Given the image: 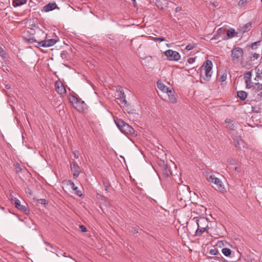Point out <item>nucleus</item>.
Here are the masks:
<instances>
[{
	"label": "nucleus",
	"mask_w": 262,
	"mask_h": 262,
	"mask_svg": "<svg viewBox=\"0 0 262 262\" xmlns=\"http://www.w3.org/2000/svg\"><path fill=\"white\" fill-rule=\"evenodd\" d=\"M157 84L158 88L163 92H166L169 89L160 81H158Z\"/></svg>",
	"instance_id": "412c9836"
},
{
	"label": "nucleus",
	"mask_w": 262,
	"mask_h": 262,
	"mask_svg": "<svg viewBox=\"0 0 262 262\" xmlns=\"http://www.w3.org/2000/svg\"><path fill=\"white\" fill-rule=\"evenodd\" d=\"M44 244L48 246H51V244L46 241H44Z\"/></svg>",
	"instance_id": "603ef678"
},
{
	"label": "nucleus",
	"mask_w": 262,
	"mask_h": 262,
	"mask_svg": "<svg viewBox=\"0 0 262 262\" xmlns=\"http://www.w3.org/2000/svg\"><path fill=\"white\" fill-rule=\"evenodd\" d=\"M172 3V4H174L175 5H178V3H175V2H170V1H169V3Z\"/></svg>",
	"instance_id": "5fc2aeb1"
},
{
	"label": "nucleus",
	"mask_w": 262,
	"mask_h": 262,
	"mask_svg": "<svg viewBox=\"0 0 262 262\" xmlns=\"http://www.w3.org/2000/svg\"><path fill=\"white\" fill-rule=\"evenodd\" d=\"M0 208H1V209H2V210H4V209H5V208H4V207H2V206H0Z\"/></svg>",
	"instance_id": "13d9d810"
},
{
	"label": "nucleus",
	"mask_w": 262,
	"mask_h": 262,
	"mask_svg": "<svg viewBox=\"0 0 262 262\" xmlns=\"http://www.w3.org/2000/svg\"><path fill=\"white\" fill-rule=\"evenodd\" d=\"M259 57V55L258 54H257V53H254L253 55H252V57H251V60H255V59H257Z\"/></svg>",
	"instance_id": "a19ab883"
},
{
	"label": "nucleus",
	"mask_w": 262,
	"mask_h": 262,
	"mask_svg": "<svg viewBox=\"0 0 262 262\" xmlns=\"http://www.w3.org/2000/svg\"><path fill=\"white\" fill-rule=\"evenodd\" d=\"M133 232L134 233H137L138 231L136 230V229H134V231H133Z\"/></svg>",
	"instance_id": "6e6d98bb"
},
{
	"label": "nucleus",
	"mask_w": 262,
	"mask_h": 262,
	"mask_svg": "<svg viewBox=\"0 0 262 262\" xmlns=\"http://www.w3.org/2000/svg\"><path fill=\"white\" fill-rule=\"evenodd\" d=\"M78 97H77L75 96H72V97L70 98V101L73 104L74 106L76 104L77 101H78Z\"/></svg>",
	"instance_id": "2f4dec72"
},
{
	"label": "nucleus",
	"mask_w": 262,
	"mask_h": 262,
	"mask_svg": "<svg viewBox=\"0 0 262 262\" xmlns=\"http://www.w3.org/2000/svg\"><path fill=\"white\" fill-rule=\"evenodd\" d=\"M116 125L119 128V129L121 130V129L123 128V126L124 125L126 124L125 122L123 121L122 120H119L116 122Z\"/></svg>",
	"instance_id": "cd10ccee"
},
{
	"label": "nucleus",
	"mask_w": 262,
	"mask_h": 262,
	"mask_svg": "<svg viewBox=\"0 0 262 262\" xmlns=\"http://www.w3.org/2000/svg\"><path fill=\"white\" fill-rule=\"evenodd\" d=\"M252 23L251 22H249L243 26L241 27L238 30L239 33L244 34V33L249 31L252 27Z\"/></svg>",
	"instance_id": "dca6fc26"
},
{
	"label": "nucleus",
	"mask_w": 262,
	"mask_h": 262,
	"mask_svg": "<svg viewBox=\"0 0 262 262\" xmlns=\"http://www.w3.org/2000/svg\"><path fill=\"white\" fill-rule=\"evenodd\" d=\"M155 40L159 41H165V39H164V38L163 37H156L155 38Z\"/></svg>",
	"instance_id": "49530a36"
},
{
	"label": "nucleus",
	"mask_w": 262,
	"mask_h": 262,
	"mask_svg": "<svg viewBox=\"0 0 262 262\" xmlns=\"http://www.w3.org/2000/svg\"><path fill=\"white\" fill-rule=\"evenodd\" d=\"M193 47H194L193 46H192L191 45H188L186 47L185 50L187 51H190V50H192L193 48Z\"/></svg>",
	"instance_id": "a18cd8bd"
},
{
	"label": "nucleus",
	"mask_w": 262,
	"mask_h": 262,
	"mask_svg": "<svg viewBox=\"0 0 262 262\" xmlns=\"http://www.w3.org/2000/svg\"><path fill=\"white\" fill-rule=\"evenodd\" d=\"M56 90L61 95H63L66 93V90L61 82L56 81L55 83Z\"/></svg>",
	"instance_id": "9b49d317"
},
{
	"label": "nucleus",
	"mask_w": 262,
	"mask_h": 262,
	"mask_svg": "<svg viewBox=\"0 0 262 262\" xmlns=\"http://www.w3.org/2000/svg\"><path fill=\"white\" fill-rule=\"evenodd\" d=\"M56 7H57V6L55 3H49L43 7V10L47 12L54 10Z\"/></svg>",
	"instance_id": "a211bd4d"
},
{
	"label": "nucleus",
	"mask_w": 262,
	"mask_h": 262,
	"mask_svg": "<svg viewBox=\"0 0 262 262\" xmlns=\"http://www.w3.org/2000/svg\"><path fill=\"white\" fill-rule=\"evenodd\" d=\"M107 38H108L109 39H112V40H113L114 39V36L112 35V34H108L107 36Z\"/></svg>",
	"instance_id": "3c124183"
},
{
	"label": "nucleus",
	"mask_w": 262,
	"mask_h": 262,
	"mask_svg": "<svg viewBox=\"0 0 262 262\" xmlns=\"http://www.w3.org/2000/svg\"><path fill=\"white\" fill-rule=\"evenodd\" d=\"M79 228L81 230V231L83 232H85L87 231L86 227L83 225H80Z\"/></svg>",
	"instance_id": "c03bdc74"
},
{
	"label": "nucleus",
	"mask_w": 262,
	"mask_h": 262,
	"mask_svg": "<svg viewBox=\"0 0 262 262\" xmlns=\"http://www.w3.org/2000/svg\"><path fill=\"white\" fill-rule=\"evenodd\" d=\"M261 78V76L259 75V74L257 73V75H256V76L255 78V80H258V79H260Z\"/></svg>",
	"instance_id": "8fccbe9b"
},
{
	"label": "nucleus",
	"mask_w": 262,
	"mask_h": 262,
	"mask_svg": "<svg viewBox=\"0 0 262 262\" xmlns=\"http://www.w3.org/2000/svg\"><path fill=\"white\" fill-rule=\"evenodd\" d=\"M252 71H248L247 72L244 74V78L245 79V82L248 83L247 80H250L251 79V76H252Z\"/></svg>",
	"instance_id": "a878e982"
},
{
	"label": "nucleus",
	"mask_w": 262,
	"mask_h": 262,
	"mask_svg": "<svg viewBox=\"0 0 262 262\" xmlns=\"http://www.w3.org/2000/svg\"><path fill=\"white\" fill-rule=\"evenodd\" d=\"M49 247H50L51 248H52V249H53L54 250V247H53L51 244V246H49Z\"/></svg>",
	"instance_id": "4d7b16f0"
},
{
	"label": "nucleus",
	"mask_w": 262,
	"mask_h": 262,
	"mask_svg": "<svg viewBox=\"0 0 262 262\" xmlns=\"http://www.w3.org/2000/svg\"><path fill=\"white\" fill-rule=\"evenodd\" d=\"M235 34H236L235 31L233 28H230L229 29H228L227 30V35L229 38H231V37L235 36Z\"/></svg>",
	"instance_id": "393cba45"
},
{
	"label": "nucleus",
	"mask_w": 262,
	"mask_h": 262,
	"mask_svg": "<svg viewBox=\"0 0 262 262\" xmlns=\"http://www.w3.org/2000/svg\"><path fill=\"white\" fill-rule=\"evenodd\" d=\"M237 95L239 97V98L242 100L244 101L247 97V93L244 91H239L237 92Z\"/></svg>",
	"instance_id": "4be33fe9"
},
{
	"label": "nucleus",
	"mask_w": 262,
	"mask_h": 262,
	"mask_svg": "<svg viewBox=\"0 0 262 262\" xmlns=\"http://www.w3.org/2000/svg\"><path fill=\"white\" fill-rule=\"evenodd\" d=\"M222 252L223 254L226 256H229L231 253V250L227 248H223Z\"/></svg>",
	"instance_id": "bb28decb"
},
{
	"label": "nucleus",
	"mask_w": 262,
	"mask_h": 262,
	"mask_svg": "<svg viewBox=\"0 0 262 262\" xmlns=\"http://www.w3.org/2000/svg\"><path fill=\"white\" fill-rule=\"evenodd\" d=\"M74 107L79 112H83L86 109V104L84 101L82 100L80 98L74 106Z\"/></svg>",
	"instance_id": "1a4fd4ad"
},
{
	"label": "nucleus",
	"mask_w": 262,
	"mask_h": 262,
	"mask_svg": "<svg viewBox=\"0 0 262 262\" xmlns=\"http://www.w3.org/2000/svg\"><path fill=\"white\" fill-rule=\"evenodd\" d=\"M247 82H248V83H246V88L250 89L253 86L252 82L251 81V80H247Z\"/></svg>",
	"instance_id": "79ce46f5"
},
{
	"label": "nucleus",
	"mask_w": 262,
	"mask_h": 262,
	"mask_svg": "<svg viewBox=\"0 0 262 262\" xmlns=\"http://www.w3.org/2000/svg\"><path fill=\"white\" fill-rule=\"evenodd\" d=\"M243 50L239 48H234L231 51L232 60L234 63H238L243 57Z\"/></svg>",
	"instance_id": "20e7f679"
},
{
	"label": "nucleus",
	"mask_w": 262,
	"mask_h": 262,
	"mask_svg": "<svg viewBox=\"0 0 262 262\" xmlns=\"http://www.w3.org/2000/svg\"><path fill=\"white\" fill-rule=\"evenodd\" d=\"M248 0H239L238 2V5L241 7L244 6L247 4Z\"/></svg>",
	"instance_id": "4c0bfd02"
},
{
	"label": "nucleus",
	"mask_w": 262,
	"mask_h": 262,
	"mask_svg": "<svg viewBox=\"0 0 262 262\" xmlns=\"http://www.w3.org/2000/svg\"><path fill=\"white\" fill-rule=\"evenodd\" d=\"M30 40L32 41V42H36V45H35V47H38V48H39V47H43V45H41V44H42L43 42V40H41V41H36V39H34V38H31L30 39Z\"/></svg>",
	"instance_id": "7c9ffc66"
},
{
	"label": "nucleus",
	"mask_w": 262,
	"mask_h": 262,
	"mask_svg": "<svg viewBox=\"0 0 262 262\" xmlns=\"http://www.w3.org/2000/svg\"><path fill=\"white\" fill-rule=\"evenodd\" d=\"M227 79V74L226 73H223L219 78V80L221 82H224Z\"/></svg>",
	"instance_id": "473e14b6"
},
{
	"label": "nucleus",
	"mask_w": 262,
	"mask_h": 262,
	"mask_svg": "<svg viewBox=\"0 0 262 262\" xmlns=\"http://www.w3.org/2000/svg\"><path fill=\"white\" fill-rule=\"evenodd\" d=\"M43 43L41 44V45H43V47H50L53 45H54L56 42L57 40L55 39H49L48 40H43Z\"/></svg>",
	"instance_id": "f3484780"
},
{
	"label": "nucleus",
	"mask_w": 262,
	"mask_h": 262,
	"mask_svg": "<svg viewBox=\"0 0 262 262\" xmlns=\"http://www.w3.org/2000/svg\"><path fill=\"white\" fill-rule=\"evenodd\" d=\"M61 255H62V256H64V257H71V256H68V255H67V254H66V253H62V254H61Z\"/></svg>",
	"instance_id": "864d4df0"
},
{
	"label": "nucleus",
	"mask_w": 262,
	"mask_h": 262,
	"mask_svg": "<svg viewBox=\"0 0 262 262\" xmlns=\"http://www.w3.org/2000/svg\"><path fill=\"white\" fill-rule=\"evenodd\" d=\"M12 200L14 201L15 207L20 211L24 212L26 214H28L29 210L25 205H21L20 201L16 198H12Z\"/></svg>",
	"instance_id": "423d86ee"
},
{
	"label": "nucleus",
	"mask_w": 262,
	"mask_h": 262,
	"mask_svg": "<svg viewBox=\"0 0 262 262\" xmlns=\"http://www.w3.org/2000/svg\"><path fill=\"white\" fill-rule=\"evenodd\" d=\"M212 62L210 60L204 62L200 69V76L206 81H209L212 75Z\"/></svg>",
	"instance_id": "f257e3e1"
},
{
	"label": "nucleus",
	"mask_w": 262,
	"mask_h": 262,
	"mask_svg": "<svg viewBox=\"0 0 262 262\" xmlns=\"http://www.w3.org/2000/svg\"><path fill=\"white\" fill-rule=\"evenodd\" d=\"M209 253L211 255H216L218 254V251L216 249H211L210 250Z\"/></svg>",
	"instance_id": "ea45409f"
},
{
	"label": "nucleus",
	"mask_w": 262,
	"mask_h": 262,
	"mask_svg": "<svg viewBox=\"0 0 262 262\" xmlns=\"http://www.w3.org/2000/svg\"><path fill=\"white\" fill-rule=\"evenodd\" d=\"M195 59L196 57H190L188 58L187 62H188L189 64H192L195 62Z\"/></svg>",
	"instance_id": "58836bf2"
},
{
	"label": "nucleus",
	"mask_w": 262,
	"mask_h": 262,
	"mask_svg": "<svg viewBox=\"0 0 262 262\" xmlns=\"http://www.w3.org/2000/svg\"><path fill=\"white\" fill-rule=\"evenodd\" d=\"M27 0H13L12 5L14 7L20 6L26 3Z\"/></svg>",
	"instance_id": "5701e85b"
},
{
	"label": "nucleus",
	"mask_w": 262,
	"mask_h": 262,
	"mask_svg": "<svg viewBox=\"0 0 262 262\" xmlns=\"http://www.w3.org/2000/svg\"><path fill=\"white\" fill-rule=\"evenodd\" d=\"M133 1V2H136V1L135 0H132Z\"/></svg>",
	"instance_id": "bf43d9fd"
},
{
	"label": "nucleus",
	"mask_w": 262,
	"mask_h": 262,
	"mask_svg": "<svg viewBox=\"0 0 262 262\" xmlns=\"http://www.w3.org/2000/svg\"><path fill=\"white\" fill-rule=\"evenodd\" d=\"M190 192L188 187L185 185H181L178 187L177 198L180 201H185L189 197Z\"/></svg>",
	"instance_id": "7ed1b4c3"
},
{
	"label": "nucleus",
	"mask_w": 262,
	"mask_h": 262,
	"mask_svg": "<svg viewBox=\"0 0 262 262\" xmlns=\"http://www.w3.org/2000/svg\"><path fill=\"white\" fill-rule=\"evenodd\" d=\"M205 177L208 182L213 183L216 185L215 189L222 193L226 192V190L222 181L215 177L211 171H207Z\"/></svg>",
	"instance_id": "f03ea898"
},
{
	"label": "nucleus",
	"mask_w": 262,
	"mask_h": 262,
	"mask_svg": "<svg viewBox=\"0 0 262 262\" xmlns=\"http://www.w3.org/2000/svg\"><path fill=\"white\" fill-rule=\"evenodd\" d=\"M117 92L118 93V99H120L121 102L124 104H127V101L126 100V96L123 91V89L121 86L118 85L117 89Z\"/></svg>",
	"instance_id": "6e6552de"
},
{
	"label": "nucleus",
	"mask_w": 262,
	"mask_h": 262,
	"mask_svg": "<svg viewBox=\"0 0 262 262\" xmlns=\"http://www.w3.org/2000/svg\"><path fill=\"white\" fill-rule=\"evenodd\" d=\"M71 169L73 173V176L75 178H77L80 172V167L75 162H72L71 164Z\"/></svg>",
	"instance_id": "9d476101"
},
{
	"label": "nucleus",
	"mask_w": 262,
	"mask_h": 262,
	"mask_svg": "<svg viewBox=\"0 0 262 262\" xmlns=\"http://www.w3.org/2000/svg\"><path fill=\"white\" fill-rule=\"evenodd\" d=\"M182 10V7L180 6L177 7L175 9L176 12H180Z\"/></svg>",
	"instance_id": "09e8293b"
},
{
	"label": "nucleus",
	"mask_w": 262,
	"mask_h": 262,
	"mask_svg": "<svg viewBox=\"0 0 262 262\" xmlns=\"http://www.w3.org/2000/svg\"><path fill=\"white\" fill-rule=\"evenodd\" d=\"M37 203L40 204L42 205H46V204H48V201L46 199H38V200H37Z\"/></svg>",
	"instance_id": "72a5a7b5"
},
{
	"label": "nucleus",
	"mask_w": 262,
	"mask_h": 262,
	"mask_svg": "<svg viewBox=\"0 0 262 262\" xmlns=\"http://www.w3.org/2000/svg\"><path fill=\"white\" fill-rule=\"evenodd\" d=\"M120 131L124 134H132L134 132V129L129 125L126 123Z\"/></svg>",
	"instance_id": "ddd939ff"
},
{
	"label": "nucleus",
	"mask_w": 262,
	"mask_h": 262,
	"mask_svg": "<svg viewBox=\"0 0 262 262\" xmlns=\"http://www.w3.org/2000/svg\"><path fill=\"white\" fill-rule=\"evenodd\" d=\"M172 174L170 167L168 165H164L162 169V176L164 178H168Z\"/></svg>",
	"instance_id": "f8f14e48"
},
{
	"label": "nucleus",
	"mask_w": 262,
	"mask_h": 262,
	"mask_svg": "<svg viewBox=\"0 0 262 262\" xmlns=\"http://www.w3.org/2000/svg\"><path fill=\"white\" fill-rule=\"evenodd\" d=\"M226 124V127L230 130H234L235 128V125L233 121L230 119H226L225 120Z\"/></svg>",
	"instance_id": "6ab92c4d"
},
{
	"label": "nucleus",
	"mask_w": 262,
	"mask_h": 262,
	"mask_svg": "<svg viewBox=\"0 0 262 262\" xmlns=\"http://www.w3.org/2000/svg\"><path fill=\"white\" fill-rule=\"evenodd\" d=\"M73 154L74 155V158L75 159H78L79 157V151L77 150H75L73 151Z\"/></svg>",
	"instance_id": "37998d69"
},
{
	"label": "nucleus",
	"mask_w": 262,
	"mask_h": 262,
	"mask_svg": "<svg viewBox=\"0 0 262 262\" xmlns=\"http://www.w3.org/2000/svg\"><path fill=\"white\" fill-rule=\"evenodd\" d=\"M0 55L3 58H5L6 52L1 47H0Z\"/></svg>",
	"instance_id": "c9c22d12"
},
{
	"label": "nucleus",
	"mask_w": 262,
	"mask_h": 262,
	"mask_svg": "<svg viewBox=\"0 0 262 262\" xmlns=\"http://www.w3.org/2000/svg\"><path fill=\"white\" fill-rule=\"evenodd\" d=\"M54 250H55L56 255L58 257H59L62 254L61 252V250L58 248H54Z\"/></svg>",
	"instance_id": "e433bc0d"
},
{
	"label": "nucleus",
	"mask_w": 262,
	"mask_h": 262,
	"mask_svg": "<svg viewBox=\"0 0 262 262\" xmlns=\"http://www.w3.org/2000/svg\"><path fill=\"white\" fill-rule=\"evenodd\" d=\"M255 84L257 86L256 89L257 91L259 92L258 95L262 97V83L260 84L259 83H255Z\"/></svg>",
	"instance_id": "c756f323"
},
{
	"label": "nucleus",
	"mask_w": 262,
	"mask_h": 262,
	"mask_svg": "<svg viewBox=\"0 0 262 262\" xmlns=\"http://www.w3.org/2000/svg\"><path fill=\"white\" fill-rule=\"evenodd\" d=\"M219 39V34H216V35H214L212 37V38L211 39V40H216V39Z\"/></svg>",
	"instance_id": "de8ad7c7"
},
{
	"label": "nucleus",
	"mask_w": 262,
	"mask_h": 262,
	"mask_svg": "<svg viewBox=\"0 0 262 262\" xmlns=\"http://www.w3.org/2000/svg\"><path fill=\"white\" fill-rule=\"evenodd\" d=\"M68 185H70L71 188L74 191H75V193L76 195H77L79 196H81L82 195L81 191L78 190V187L76 186H75L74 183L72 181L69 180L68 182Z\"/></svg>",
	"instance_id": "2eb2a0df"
},
{
	"label": "nucleus",
	"mask_w": 262,
	"mask_h": 262,
	"mask_svg": "<svg viewBox=\"0 0 262 262\" xmlns=\"http://www.w3.org/2000/svg\"><path fill=\"white\" fill-rule=\"evenodd\" d=\"M196 222L199 228L202 229H208V221L205 217H200L196 219Z\"/></svg>",
	"instance_id": "0eeeda50"
},
{
	"label": "nucleus",
	"mask_w": 262,
	"mask_h": 262,
	"mask_svg": "<svg viewBox=\"0 0 262 262\" xmlns=\"http://www.w3.org/2000/svg\"><path fill=\"white\" fill-rule=\"evenodd\" d=\"M208 229H202L201 228L198 227L197 229L195 231L194 235L196 236H201L204 232L206 231Z\"/></svg>",
	"instance_id": "b1692460"
},
{
	"label": "nucleus",
	"mask_w": 262,
	"mask_h": 262,
	"mask_svg": "<svg viewBox=\"0 0 262 262\" xmlns=\"http://www.w3.org/2000/svg\"><path fill=\"white\" fill-rule=\"evenodd\" d=\"M260 45V41H256L251 44V48L252 49H255L257 46Z\"/></svg>",
	"instance_id": "f704fd0d"
},
{
	"label": "nucleus",
	"mask_w": 262,
	"mask_h": 262,
	"mask_svg": "<svg viewBox=\"0 0 262 262\" xmlns=\"http://www.w3.org/2000/svg\"><path fill=\"white\" fill-rule=\"evenodd\" d=\"M103 185L105 188V191H108L110 189V188L111 187L110 183L108 180H104L103 181Z\"/></svg>",
	"instance_id": "c85d7f7f"
},
{
	"label": "nucleus",
	"mask_w": 262,
	"mask_h": 262,
	"mask_svg": "<svg viewBox=\"0 0 262 262\" xmlns=\"http://www.w3.org/2000/svg\"><path fill=\"white\" fill-rule=\"evenodd\" d=\"M164 54L169 60L178 61L181 58V56L178 52L170 49L165 51Z\"/></svg>",
	"instance_id": "39448f33"
},
{
	"label": "nucleus",
	"mask_w": 262,
	"mask_h": 262,
	"mask_svg": "<svg viewBox=\"0 0 262 262\" xmlns=\"http://www.w3.org/2000/svg\"><path fill=\"white\" fill-rule=\"evenodd\" d=\"M166 93L168 96L170 102L172 103H176L177 102L176 98L173 94L174 92L172 90L169 89Z\"/></svg>",
	"instance_id": "aec40b11"
},
{
	"label": "nucleus",
	"mask_w": 262,
	"mask_h": 262,
	"mask_svg": "<svg viewBox=\"0 0 262 262\" xmlns=\"http://www.w3.org/2000/svg\"><path fill=\"white\" fill-rule=\"evenodd\" d=\"M169 1L168 0H156V6L161 9H164L165 7H167Z\"/></svg>",
	"instance_id": "4468645a"
}]
</instances>
